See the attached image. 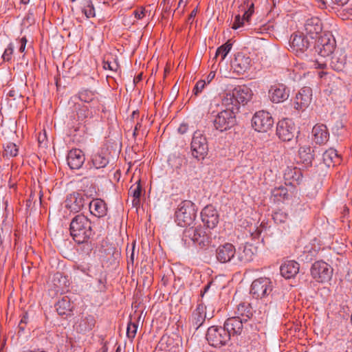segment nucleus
Here are the masks:
<instances>
[{"instance_id":"24","label":"nucleus","mask_w":352,"mask_h":352,"mask_svg":"<svg viewBox=\"0 0 352 352\" xmlns=\"http://www.w3.org/2000/svg\"><path fill=\"white\" fill-rule=\"evenodd\" d=\"M237 106L245 104L252 98V91L247 86H238L232 91Z\"/></svg>"},{"instance_id":"48","label":"nucleus","mask_w":352,"mask_h":352,"mask_svg":"<svg viewBox=\"0 0 352 352\" xmlns=\"http://www.w3.org/2000/svg\"><path fill=\"white\" fill-rule=\"evenodd\" d=\"M138 325L135 322H133L130 321L128 323L127 329H126V336L129 339H133L135 338Z\"/></svg>"},{"instance_id":"32","label":"nucleus","mask_w":352,"mask_h":352,"mask_svg":"<svg viewBox=\"0 0 352 352\" xmlns=\"http://www.w3.org/2000/svg\"><path fill=\"white\" fill-rule=\"evenodd\" d=\"M330 65L336 71H342L346 63V56L344 52L337 50L332 53Z\"/></svg>"},{"instance_id":"50","label":"nucleus","mask_w":352,"mask_h":352,"mask_svg":"<svg viewBox=\"0 0 352 352\" xmlns=\"http://www.w3.org/2000/svg\"><path fill=\"white\" fill-rule=\"evenodd\" d=\"M103 67L104 69H109L113 72H116L119 68V65L116 61L111 63L109 60H104Z\"/></svg>"},{"instance_id":"38","label":"nucleus","mask_w":352,"mask_h":352,"mask_svg":"<svg viewBox=\"0 0 352 352\" xmlns=\"http://www.w3.org/2000/svg\"><path fill=\"white\" fill-rule=\"evenodd\" d=\"M197 232H195L194 243L197 244L200 247H206L210 243V238L206 234L204 228L201 226H197Z\"/></svg>"},{"instance_id":"51","label":"nucleus","mask_w":352,"mask_h":352,"mask_svg":"<svg viewBox=\"0 0 352 352\" xmlns=\"http://www.w3.org/2000/svg\"><path fill=\"white\" fill-rule=\"evenodd\" d=\"M6 96L8 98H10L13 100H16L22 97L21 94L19 93V91L14 88H12L10 90H9Z\"/></svg>"},{"instance_id":"2","label":"nucleus","mask_w":352,"mask_h":352,"mask_svg":"<svg viewBox=\"0 0 352 352\" xmlns=\"http://www.w3.org/2000/svg\"><path fill=\"white\" fill-rule=\"evenodd\" d=\"M197 211L196 205L191 201H182L175 211V222L181 227L192 225L197 217Z\"/></svg>"},{"instance_id":"14","label":"nucleus","mask_w":352,"mask_h":352,"mask_svg":"<svg viewBox=\"0 0 352 352\" xmlns=\"http://www.w3.org/2000/svg\"><path fill=\"white\" fill-rule=\"evenodd\" d=\"M201 218L205 226L209 229H213L219 223V215L217 209L210 204L202 209Z\"/></svg>"},{"instance_id":"19","label":"nucleus","mask_w":352,"mask_h":352,"mask_svg":"<svg viewBox=\"0 0 352 352\" xmlns=\"http://www.w3.org/2000/svg\"><path fill=\"white\" fill-rule=\"evenodd\" d=\"M246 322L241 319L239 316L228 318L224 322L223 327L227 330L230 337L241 335L243 329V323Z\"/></svg>"},{"instance_id":"29","label":"nucleus","mask_w":352,"mask_h":352,"mask_svg":"<svg viewBox=\"0 0 352 352\" xmlns=\"http://www.w3.org/2000/svg\"><path fill=\"white\" fill-rule=\"evenodd\" d=\"M256 248L252 244L245 243L242 248H239L237 258L240 263H247L253 260Z\"/></svg>"},{"instance_id":"18","label":"nucleus","mask_w":352,"mask_h":352,"mask_svg":"<svg viewBox=\"0 0 352 352\" xmlns=\"http://www.w3.org/2000/svg\"><path fill=\"white\" fill-rule=\"evenodd\" d=\"M289 90L283 84L272 85L269 90V97L274 103H280L289 98Z\"/></svg>"},{"instance_id":"47","label":"nucleus","mask_w":352,"mask_h":352,"mask_svg":"<svg viewBox=\"0 0 352 352\" xmlns=\"http://www.w3.org/2000/svg\"><path fill=\"white\" fill-rule=\"evenodd\" d=\"M272 217L276 223H282L287 220L288 214L282 210H278L274 212Z\"/></svg>"},{"instance_id":"9","label":"nucleus","mask_w":352,"mask_h":352,"mask_svg":"<svg viewBox=\"0 0 352 352\" xmlns=\"http://www.w3.org/2000/svg\"><path fill=\"white\" fill-rule=\"evenodd\" d=\"M311 274L316 281L324 283L331 280L333 268L326 262L322 261H316L311 267Z\"/></svg>"},{"instance_id":"46","label":"nucleus","mask_w":352,"mask_h":352,"mask_svg":"<svg viewBox=\"0 0 352 352\" xmlns=\"http://www.w3.org/2000/svg\"><path fill=\"white\" fill-rule=\"evenodd\" d=\"M14 51V45L13 43H10L8 44V47L5 49L3 54L2 59L4 62L10 63L12 59L13 53Z\"/></svg>"},{"instance_id":"25","label":"nucleus","mask_w":352,"mask_h":352,"mask_svg":"<svg viewBox=\"0 0 352 352\" xmlns=\"http://www.w3.org/2000/svg\"><path fill=\"white\" fill-rule=\"evenodd\" d=\"M89 210L91 214L98 218H102L107 214V204L101 199H94L89 204Z\"/></svg>"},{"instance_id":"17","label":"nucleus","mask_w":352,"mask_h":352,"mask_svg":"<svg viewBox=\"0 0 352 352\" xmlns=\"http://www.w3.org/2000/svg\"><path fill=\"white\" fill-rule=\"evenodd\" d=\"M304 27L305 36L311 40L318 38V36L322 30L321 21L318 17L308 19Z\"/></svg>"},{"instance_id":"22","label":"nucleus","mask_w":352,"mask_h":352,"mask_svg":"<svg viewBox=\"0 0 352 352\" xmlns=\"http://www.w3.org/2000/svg\"><path fill=\"white\" fill-rule=\"evenodd\" d=\"M78 96L81 101L91 103L89 107L94 109V112L99 111L100 101L98 98V94L96 91L89 89H82L78 92Z\"/></svg>"},{"instance_id":"55","label":"nucleus","mask_w":352,"mask_h":352,"mask_svg":"<svg viewBox=\"0 0 352 352\" xmlns=\"http://www.w3.org/2000/svg\"><path fill=\"white\" fill-rule=\"evenodd\" d=\"M346 11V12L343 14V19H349L352 17V8L350 9H344L343 12Z\"/></svg>"},{"instance_id":"33","label":"nucleus","mask_w":352,"mask_h":352,"mask_svg":"<svg viewBox=\"0 0 352 352\" xmlns=\"http://www.w3.org/2000/svg\"><path fill=\"white\" fill-rule=\"evenodd\" d=\"M96 320L94 316L87 315L82 316L80 320L76 324V329L81 333L91 331L95 326Z\"/></svg>"},{"instance_id":"5","label":"nucleus","mask_w":352,"mask_h":352,"mask_svg":"<svg viewBox=\"0 0 352 352\" xmlns=\"http://www.w3.org/2000/svg\"><path fill=\"white\" fill-rule=\"evenodd\" d=\"M257 0H244L239 6V10L243 13L242 17L238 14L234 18L232 28L236 30L243 27L245 24L250 25L251 16L254 13V4Z\"/></svg>"},{"instance_id":"1","label":"nucleus","mask_w":352,"mask_h":352,"mask_svg":"<svg viewBox=\"0 0 352 352\" xmlns=\"http://www.w3.org/2000/svg\"><path fill=\"white\" fill-rule=\"evenodd\" d=\"M69 231L73 239L79 244L87 242L93 234L90 220L82 214L72 219Z\"/></svg>"},{"instance_id":"45","label":"nucleus","mask_w":352,"mask_h":352,"mask_svg":"<svg viewBox=\"0 0 352 352\" xmlns=\"http://www.w3.org/2000/svg\"><path fill=\"white\" fill-rule=\"evenodd\" d=\"M272 193L274 197L277 198L278 201H280L281 199H285L288 197V190L283 186L274 188Z\"/></svg>"},{"instance_id":"53","label":"nucleus","mask_w":352,"mask_h":352,"mask_svg":"<svg viewBox=\"0 0 352 352\" xmlns=\"http://www.w3.org/2000/svg\"><path fill=\"white\" fill-rule=\"evenodd\" d=\"M27 43V39L25 37H23L20 40V47L19 49V51L21 53H23L25 51V46Z\"/></svg>"},{"instance_id":"6","label":"nucleus","mask_w":352,"mask_h":352,"mask_svg":"<svg viewBox=\"0 0 352 352\" xmlns=\"http://www.w3.org/2000/svg\"><path fill=\"white\" fill-rule=\"evenodd\" d=\"M273 283L268 278H259L254 280L250 289V293L256 298H268L272 296Z\"/></svg>"},{"instance_id":"49","label":"nucleus","mask_w":352,"mask_h":352,"mask_svg":"<svg viewBox=\"0 0 352 352\" xmlns=\"http://www.w3.org/2000/svg\"><path fill=\"white\" fill-rule=\"evenodd\" d=\"M206 85V80H199L196 85H195L193 89H192V94L195 96H197L199 94H200L203 89H204L205 86Z\"/></svg>"},{"instance_id":"13","label":"nucleus","mask_w":352,"mask_h":352,"mask_svg":"<svg viewBox=\"0 0 352 352\" xmlns=\"http://www.w3.org/2000/svg\"><path fill=\"white\" fill-rule=\"evenodd\" d=\"M87 199L85 194L74 192L67 196L65 201V208L71 212H78L84 207Z\"/></svg>"},{"instance_id":"20","label":"nucleus","mask_w":352,"mask_h":352,"mask_svg":"<svg viewBox=\"0 0 352 352\" xmlns=\"http://www.w3.org/2000/svg\"><path fill=\"white\" fill-rule=\"evenodd\" d=\"M206 306L202 304H198L196 309L192 311L190 318V327L197 331L205 322L206 316Z\"/></svg>"},{"instance_id":"64","label":"nucleus","mask_w":352,"mask_h":352,"mask_svg":"<svg viewBox=\"0 0 352 352\" xmlns=\"http://www.w3.org/2000/svg\"><path fill=\"white\" fill-rule=\"evenodd\" d=\"M162 5H163V8H162L163 12H168L170 10V7H171L170 4V3L168 4V3H166L165 6H164V3H162Z\"/></svg>"},{"instance_id":"23","label":"nucleus","mask_w":352,"mask_h":352,"mask_svg":"<svg viewBox=\"0 0 352 352\" xmlns=\"http://www.w3.org/2000/svg\"><path fill=\"white\" fill-rule=\"evenodd\" d=\"M85 160L83 152L78 148L72 149L67 154V162L71 169H79Z\"/></svg>"},{"instance_id":"42","label":"nucleus","mask_w":352,"mask_h":352,"mask_svg":"<svg viewBox=\"0 0 352 352\" xmlns=\"http://www.w3.org/2000/svg\"><path fill=\"white\" fill-rule=\"evenodd\" d=\"M82 12L87 18L94 17L96 16L95 9L91 0H83Z\"/></svg>"},{"instance_id":"35","label":"nucleus","mask_w":352,"mask_h":352,"mask_svg":"<svg viewBox=\"0 0 352 352\" xmlns=\"http://www.w3.org/2000/svg\"><path fill=\"white\" fill-rule=\"evenodd\" d=\"M56 309L60 316L71 315L72 305L67 296H64L59 300L55 305Z\"/></svg>"},{"instance_id":"39","label":"nucleus","mask_w":352,"mask_h":352,"mask_svg":"<svg viewBox=\"0 0 352 352\" xmlns=\"http://www.w3.org/2000/svg\"><path fill=\"white\" fill-rule=\"evenodd\" d=\"M222 105L226 109L233 110V112H237L239 111V107L236 104L235 98L232 91L226 93L221 99Z\"/></svg>"},{"instance_id":"56","label":"nucleus","mask_w":352,"mask_h":352,"mask_svg":"<svg viewBox=\"0 0 352 352\" xmlns=\"http://www.w3.org/2000/svg\"><path fill=\"white\" fill-rule=\"evenodd\" d=\"M25 19L28 22L31 23L34 21V12L32 10H29Z\"/></svg>"},{"instance_id":"60","label":"nucleus","mask_w":352,"mask_h":352,"mask_svg":"<svg viewBox=\"0 0 352 352\" xmlns=\"http://www.w3.org/2000/svg\"><path fill=\"white\" fill-rule=\"evenodd\" d=\"M215 72H210L206 78L207 83H210L214 78Z\"/></svg>"},{"instance_id":"63","label":"nucleus","mask_w":352,"mask_h":352,"mask_svg":"<svg viewBox=\"0 0 352 352\" xmlns=\"http://www.w3.org/2000/svg\"><path fill=\"white\" fill-rule=\"evenodd\" d=\"M314 65L316 68L320 69H323L326 67V64L324 63H320L318 60L316 61Z\"/></svg>"},{"instance_id":"10","label":"nucleus","mask_w":352,"mask_h":352,"mask_svg":"<svg viewBox=\"0 0 352 352\" xmlns=\"http://www.w3.org/2000/svg\"><path fill=\"white\" fill-rule=\"evenodd\" d=\"M274 119L272 115L265 111L256 112L252 119V124L253 128L258 132H267L274 125Z\"/></svg>"},{"instance_id":"11","label":"nucleus","mask_w":352,"mask_h":352,"mask_svg":"<svg viewBox=\"0 0 352 352\" xmlns=\"http://www.w3.org/2000/svg\"><path fill=\"white\" fill-rule=\"evenodd\" d=\"M296 132L294 122L288 118L280 120L276 126V135L278 138L284 142L292 140Z\"/></svg>"},{"instance_id":"27","label":"nucleus","mask_w":352,"mask_h":352,"mask_svg":"<svg viewBox=\"0 0 352 352\" xmlns=\"http://www.w3.org/2000/svg\"><path fill=\"white\" fill-rule=\"evenodd\" d=\"M314 150L309 146H300L298 149V158L300 162L306 167L312 166L314 159Z\"/></svg>"},{"instance_id":"26","label":"nucleus","mask_w":352,"mask_h":352,"mask_svg":"<svg viewBox=\"0 0 352 352\" xmlns=\"http://www.w3.org/2000/svg\"><path fill=\"white\" fill-rule=\"evenodd\" d=\"M313 141L318 144H325L329 137L327 128L324 124H316L312 129Z\"/></svg>"},{"instance_id":"15","label":"nucleus","mask_w":352,"mask_h":352,"mask_svg":"<svg viewBox=\"0 0 352 352\" xmlns=\"http://www.w3.org/2000/svg\"><path fill=\"white\" fill-rule=\"evenodd\" d=\"M312 99V90L309 87H302L296 94L294 107L297 110H305L311 103Z\"/></svg>"},{"instance_id":"41","label":"nucleus","mask_w":352,"mask_h":352,"mask_svg":"<svg viewBox=\"0 0 352 352\" xmlns=\"http://www.w3.org/2000/svg\"><path fill=\"white\" fill-rule=\"evenodd\" d=\"M232 49V43L229 41L226 42L225 44L219 47L216 51L214 58H217L218 56H221L220 61H223L226 57L227 54L230 52Z\"/></svg>"},{"instance_id":"3","label":"nucleus","mask_w":352,"mask_h":352,"mask_svg":"<svg viewBox=\"0 0 352 352\" xmlns=\"http://www.w3.org/2000/svg\"><path fill=\"white\" fill-rule=\"evenodd\" d=\"M210 113L213 117L212 120L213 126L219 132L227 131L236 124V112H233L232 109H221L217 113L214 111H212Z\"/></svg>"},{"instance_id":"43","label":"nucleus","mask_w":352,"mask_h":352,"mask_svg":"<svg viewBox=\"0 0 352 352\" xmlns=\"http://www.w3.org/2000/svg\"><path fill=\"white\" fill-rule=\"evenodd\" d=\"M78 109L77 110V116L79 120H84L87 118H91L93 116L92 110H89V107L86 105L78 104Z\"/></svg>"},{"instance_id":"4","label":"nucleus","mask_w":352,"mask_h":352,"mask_svg":"<svg viewBox=\"0 0 352 352\" xmlns=\"http://www.w3.org/2000/svg\"><path fill=\"white\" fill-rule=\"evenodd\" d=\"M230 336L224 327L212 326L208 329L206 340L214 347L226 345L230 340Z\"/></svg>"},{"instance_id":"28","label":"nucleus","mask_w":352,"mask_h":352,"mask_svg":"<svg viewBox=\"0 0 352 352\" xmlns=\"http://www.w3.org/2000/svg\"><path fill=\"white\" fill-rule=\"evenodd\" d=\"M300 265L294 261H288L280 267L281 275L287 278H294L299 272Z\"/></svg>"},{"instance_id":"62","label":"nucleus","mask_w":352,"mask_h":352,"mask_svg":"<svg viewBox=\"0 0 352 352\" xmlns=\"http://www.w3.org/2000/svg\"><path fill=\"white\" fill-rule=\"evenodd\" d=\"M212 282L208 283L206 285L204 286V290L201 292V296L203 297L204 295L208 291L210 287V285Z\"/></svg>"},{"instance_id":"7","label":"nucleus","mask_w":352,"mask_h":352,"mask_svg":"<svg viewBox=\"0 0 352 352\" xmlns=\"http://www.w3.org/2000/svg\"><path fill=\"white\" fill-rule=\"evenodd\" d=\"M190 148L192 156L197 160L204 159L208 154V142L201 131H196L193 133Z\"/></svg>"},{"instance_id":"40","label":"nucleus","mask_w":352,"mask_h":352,"mask_svg":"<svg viewBox=\"0 0 352 352\" xmlns=\"http://www.w3.org/2000/svg\"><path fill=\"white\" fill-rule=\"evenodd\" d=\"M186 228L184 230L182 240L185 243H190V242H192L194 243V240L195 237V232H197V226H186Z\"/></svg>"},{"instance_id":"37","label":"nucleus","mask_w":352,"mask_h":352,"mask_svg":"<svg viewBox=\"0 0 352 352\" xmlns=\"http://www.w3.org/2000/svg\"><path fill=\"white\" fill-rule=\"evenodd\" d=\"M142 192V187L140 179L137 181L135 184L132 185L129 190V194L133 197L132 201L133 206L138 207L140 204V197Z\"/></svg>"},{"instance_id":"54","label":"nucleus","mask_w":352,"mask_h":352,"mask_svg":"<svg viewBox=\"0 0 352 352\" xmlns=\"http://www.w3.org/2000/svg\"><path fill=\"white\" fill-rule=\"evenodd\" d=\"M197 13V8H195L192 10V11L190 12V15L188 16V18L187 19V23L191 24L193 21L194 18L195 17L196 14Z\"/></svg>"},{"instance_id":"16","label":"nucleus","mask_w":352,"mask_h":352,"mask_svg":"<svg viewBox=\"0 0 352 352\" xmlns=\"http://www.w3.org/2000/svg\"><path fill=\"white\" fill-rule=\"evenodd\" d=\"M236 254L235 247L230 243L219 245L216 250V258L221 263L230 262Z\"/></svg>"},{"instance_id":"52","label":"nucleus","mask_w":352,"mask_h":352,"mask_svg":"<svg viewBox=\"0 0 352 352\" xmlns=\"http://www.w3.org/2000/svg\"><path fill=\"white\" fill-rule=\"evenodd\" d=\"M98 290L100 292H104L105 291L106 286V280L104 278H100L98 280Z\"/></svg>"},{"instance_id":"44","label":"nucleus","mask_w":352,"mask_h":352,"mask_svg":"<svg viewBox=\"0 0 352 352\" xmlns=\"http://www.w3.org/2000/svg\"><path fill=\"white\" fill-rule=\"evenodd\" d=\"M4 147V155L8 157H13L18 154L17 146L13 142H8L3 146Z\"/></svg>"},{"instance_id":"34","label":"nucleus","mask_w":352,"mask_h":352,"mask_svg":"<svg viewBox=\"0 0 352 352\" xmlns=\"http://www.w3.org/2000/svg\"><path fill=\"white\" fill-rule=\"evenodd\" d=\"M235 314H236V316H239L241 319H244L245 322H248L253 316V310L249 303L241 302L237 306Z\"/></svg>"},{"instance_id":"12","label":"nucleus","mask_w":352,"mask_h":352,"mask_svg":"<svg viewBox=\"0 0 352 352\" xmlns=\"http://www.w3.org/2000/svg\"><path fill=\"white\" fill-rule=\"evenodd\" d=\"M312 41L309 40L303 33L296 32L292 34L290 47L296 55L303 54L311 46Z\"/></svg>"},{"instance_id":"57","label":"nucleus","mask_w":352,"mask_h":352,"mask_svg":"<svg viewBox=\"0 0 352 352\" xmlns=\"http://www.w3.org/2000/svg\"><path fill=\"white\" fill-rule=\"evenodd\" d=\"M349 0H331L332 3L338 6H344L346 5Z\"/></svg>"},{"instance_id":"31","label":"nucleus","mask_w":352,"mask_h":352,"mask_svg":"<svg viewBox=\"0 0 352 352\" xmlns=\"http://www.w3.org/2000/svg\"><path fill=\"white\" fill-rule=\"evenodd\" d=\"M109 153L107 151L101 150L91 156V164L96 168H102L107 166L109 162Z\"/></svg>"},{"instance_id":"36","label":"nucleus","mask_w":352,"mask_h":352,"mask_svg":"<svg viewBox=\"0 0 352 352\" xmlns=\"http://www.w3.org/2000/svg\"><path fill=\"white\" fill-rule=\"evenodd\" d=\"M284 178L289 182H299L302 179V174L300 168L297 167H287L284 172Z\"/></svg>"},{"instance_id":"59","label":"nucleus","mask_w":352,"mask_h":352,"mask_svg":"<svg viewBox=\"0 0 352 352\" xmlns=\"http://www.w3.org/2000/svg\"><path fill=\"white\" fill-rule=\"evenodd\" d=\"M188 130V126L186 124H181L178 129V131L181 134H184Z\"/></svg>"},{"instance_id":"30","label":"nucleus","mask_w":352,"mask_h":352,"mask_svg":"<svg viewBox=\"0 0 352 352\" xmlns=\"http://www.w3.org/2000/svg\"><path fill=\"white\" fill-rule=\"evenodd\" d=\"M322 160L325 165L328 167L339 165L342 162L340 155L338 153L336 149L332 148L323 153Z\"/></svg>"},{"instance_id":"61","label":"nucleus","mask_w":352,"mask_h":352,"mask_svg":"<svg viewBox=\"0 0 352 352\" xmlns=\"http://www.w3.org/2000/svg\"><path fill=\"white\" fill-rule=\"evenodd\" d=\"M20 322H21L22 323L25 324H27L28 322V314L27 312L24 313Z\"/></svg>"},{"instance_id":"21","label":"nucleus","mask_w":352,"mask_h":352,"mask_svg":"<svg viewBox=\"0 0 352 352\" xmlns=\"http://www.w3.org/2000/svg\"><path fill=\"white\" fill-rule=\"evenodd\" d=\"M251 62L252 60L249 56H246L243 53H238L235 55L231 65L235 72L242 74L250 69Z\"/></svg>"},{"instance_id":"8","label":"nucleus","mask_w":352,"mask_h":352,"mask_svg":"<svg viewBox=\"0 0 352 352\" xmlns=\"http://www.w3.org/2000/svg\"><path fill=\"white\" fill-rule=\"evenodd\" d=\"M336 47V41L329 33L320 35L316 41L314 50L322 57H326L331 54Z\"/></svg>"},{"instance_id":"58","label":"nucleus","mask_w":352,"mask_h":352,"mask_svg":"<svg viewBox=\"0 0 352 352\" xmlns=\"http://www.w3.org/2000/svg\"><path fill=\"white\" fill-rule=\"evenodd\" d=\"M134 14H135V16L137 19H141L144 16V10H140V11L135 10L134 12Z\"/></svg>"}]
</instances>
